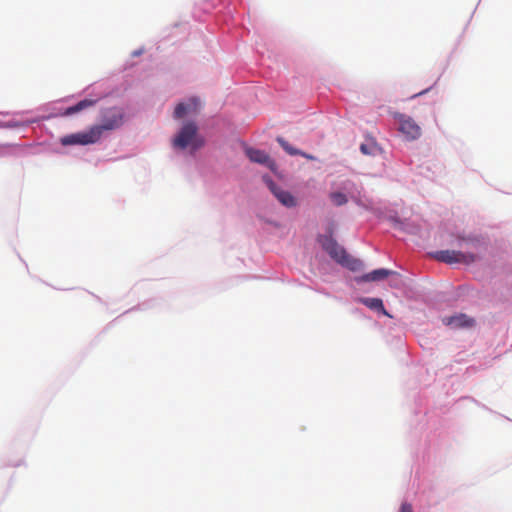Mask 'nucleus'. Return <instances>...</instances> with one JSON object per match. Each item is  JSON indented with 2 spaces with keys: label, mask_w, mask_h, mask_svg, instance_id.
Listing matches in <instances>:
<instances>
[{
  "label": "nucleus",
  "mask_w": 512,
  "mask_h": 512,
  "mask_svg": "<svg viewBox=\"0 0 512 512\" xmlns=\"http://www.w3.org/2000/svg\"><path fill=\"white\" fill-rule=\"evenodd\" d=\"M124 114L121 109L113 107L102 112L101 124L94 125L88 130L66 135L60 139L63 146L89 145L96 143L104 131L119 128L123 124Z\"/></svg>",
  "instance_id": "nucleus-1"
},
{
  "label": "nucleus",
  "mask_w": 512,
  "mask_h": 512,
  "mask_svg": "<svg viewBox=\"0 0 512 512\" xmlns=\"http://www.w3.org/2000/svg\"><path fill=\"white\" fill-rule=\"evenodd\" d=\"M444 322L453 327H471L474 324V320L465 314L445 318Z\"/></svg>",
  "instance_id": "nucleus-11"
},
{
  "label": "nucleus",
  "mask_w": 512,
  "mask_h": 512,
  "mask_svg": "<svg viewBox=\"0 0 512 512\" xmlns=\"http://www.w3.org/2000/svg\"><path fill=\"white\" fill-rule=\"evenodd\" d=\"M360 150L364 155H375L379 151V147L374 141L371 140L366 143H362Z\"/></svg>",
  "instance_id": "nucleus-14"
},
{
  "label": "nucleus",
  "mask_w": 512,
  "mask_h": 512,
  "mask_svg": "<svg viewBox=\"0 0 512 512\" xmlns=\"http://www.w3.org/2000/svg\"><path fill=\"white\" fill-rule=\"evenodd\" d=\"M400 512H413L412 506L410 504H408V503H403L401 505Z\"/></svg>",
  "instance_id": "nucleus-17"
},
{
  "label": "nucleus",
  "mask_w": 512,
  "mask_h": 512,
  "mask_svg": "<svg viewBox=\"0 0 512 512\" xmlns=\"http://www.w3.org/2000/svg\"><path fill=\"white\" fill-rule=\"evenodd\" d=\"M97 103V99H84L79 101L77 104L70 106L65 109V111L62 113L63 116H70L73 114H76L78 112H81L85 109H88L92 106H94Z\"/></svg>",
  "instance_id": "nucleus-10"
},
{
  "label": "nucleus",
  "mask_w": 512,
  "mask_h": 512,
  "mask_svg": "<svg viewBox=\"0 0 512 512\" xmlns=\"http://www.w3.org/2000/svg\"><path fill=\"white\" fill-rule=\"evenodd\" d=\"M399 130L407 139L416 140L421 136L420 126L409 116L399 115Z\"/></svg>",
  "instance_id": "nucleus-5"
},
{
  "label": "nucleus",
  "mask_w": 512,
  "mask_h": 512,
  "mask_svg": "<svg viewBox=\"0 0 512 512\" xmlns=\"http://www.w3.org/2000/svg\"><path fill=\"white\" fill-rule=\"evenodd\" d=\"M200 107L198 98L193 97L187 103H179L174 110V117L180 119L187 113H196Z\"/></svg>",
  "instance_id": "nucleus-8"
},
{
  "label": "nucleus",
  "mask_w": 512,
  "mask_h": 512,
  "mask_svg": "<svg viewBox=\"0 0 512 512\" xmlns=\"http://www.w3.org/2000/svg\"><path fill=\"white\" fill-rule=\"evenodd\" d=\"M323 248L329 253V255L335 259L337 262H341L345 259V255L347 254L343 247L338 245V243L332 239L331 237H325L322 240Z\"/></svg>",
  "instance_id": "nucleus-7"
},
{
  "label": "nucleus",
  "mask_w": 512,
  "mask_h": 512,
  "mask_svg": "<svg viewBox=\"0 0 512 512\" xmlns=\"http://www.w3.org/2000/svg\"><path fill=\"white\" fill-rule=\"evenodd\" d=\"M330 199L336 206L345 205L348 202L347 196L341 192H333L330 194Z\"/></svg>",
  "instance_id": "nucleus-16"
},
{
  "label": "nucleus",
  "mask_w": 512,
  "mask_h": 512,
  "mask_svg": "<svg viewBox=\"0 0 512 512\" xmlns=\"http://www.w3.org/2000/svg\"><path fill=\"white\" fill-rule=\"evenodd\" d=\"M174 147L192 151L200 149L204 145L203 138L198 134V127L194 122H188L183 125L178 135L173 140Z\"/></svg>",
  "instance_id": "nucleus-2"
},
{
  "label": "nucleus",
  "mask_w": 512,
  "mask_h": 512,
  "mask_svg": "<svg viewBox=\"0 0 512 512\" xmlns=\"http://www.w3.org/2000/svg\"><path fill=\"white\" fill-rule=\"evenodd\" d=\"M245 153L250 161L263 164L267 166L271 171H276V163L270 158V156L263 150L246 148Z\"/></svg>",
  "instance_id": "nucleus-6"
},
{
  "label": "nucleus",
  "mask_w": 512,
  "mask_h": 512,
  "mask_svg": "<svg viewBox=\"0 0 512 512\" xmlns=\"http://www.w3.org/2000/svg\"><path fill=\"white\" fill-rule=\"evenodd\" d=\"M362 302L367 306L369 307L370 309H373V310H380L382 311L383 313L386 314V311L384 309V305H383V302L381 299L379 298H364L362 300Z\"/></svg>",
  "instance_id": "nucleus-13"
},
{
  "label": "nucleus",
  "mask_w": 512,
  "mask_h": 512,
  "mask_svg": "<svg viewBox=\"0 0 512 512\" xmlns=\"http://www.w3.org/2000/svg\"><path fill=\"white\" fill-rule=\"evenodd\" d=\"M340 264L346 266L352 271L360 270L363 267V263L355 258L350 257L348 254L345 255V259Z\"/></svg>",
  "instance_id": "nucleus-12"
},
{
  "label": "nucleus",
  "mask_w": 512,
  "mask_h": 512,
  "mask_svg": "<svg viewBox=\"0 0 512 512\" xmlns=\"http://www.w3.org/2000/svg\"><path fill=\"white\" fill-rule=\"evenodd\" d=\"M435 258L438 261L453 264V263H465L469 264L475 261V255L471 253H463L456 250H441L436 252Z\"/></svg>",
  "instance_id": "nucleus-3"
},
{
  "label": "nucleus",
  "mask_w": 512,
  "mask_h": 512,
  "mask_svg": "<svg viewBox=\"0 0 512 512\" xmlns=\"http://www.w3.org/2000/svg\"><path fill=\"white\" fill-rule=\"evenodd\" d=\"M277 142L280 144V146L289 154L292 156L299 155L301 153V150L296 149L292 147L284 138L277 137Z\"/></svg>",
  "instance_id": "nucleus-15"
},
{
  "label": "nucleus",
  "mask_w": 512,
  "mask_h": 512,
  "mask_svg": "<svg viewBox=\"0 0 512 512\" xmlns=\"http://www.w3.org/2000/svg\"><path fill=\"white\" fill-rule=\"evenodd\" d=\"M299 155L304 157V158H306V159H308V160H315L316 159L313 155L307 154V153H305L303 151H301V153Z\"/></svg>",
  "instance_id": "nucleus-18"
},
{
  "label": "nucleus",
  "mask_w": 512,
  "mask_h": 512,
  "mask_svg": "<svg viewBox=\"0 0 512 512\" xmlns=\"http://www.w3.org/2000/svg\"><path fill=\"white\" fill-rule=\"evenodd\" d=\"M428 90H429V89H425V90H423V91L419 92L418 94H415V95H414V97L419 96V95H422V94L426 93Z\"/></svg>",
  "instance_id": "nucleus-19"
},
{
  "label": "nucleus",
  "mask_w": 512,
  "mask_h": 512,
  "mask_svg": "<svg viewBox=\"0 0 512 512\" xmlns=\"http://www.w3.org/2000/svg\"><path fill=\"white\" fill-rule=\"evenodd\" d=\"M264 181L276 199L285 207L292 208L297 205L296 198L289 192L277 186L269 177H264Z\"/></svg>",
  "instance_id": "nucleus-4"
},
{
  "label": "nucleus",
  "mask_w": 512,
  "mask_h": 512,
  "mask_svg": "<svg viewBox=\"0 0 512 512\" xmlns=\"http://www.w3.org/2000/svg\"><path fill=\"white\" fill-rule=\"evenodd\" d=\"M394 274H396L395 271L381 268V269L373 270L372 272L363 275L361 277V280L364 282H375V281L383 280V279L387 278L388 276L394 275Z\"/></svg>",
  "instance_id": "nucleus-9"
}]
</instances>
